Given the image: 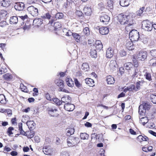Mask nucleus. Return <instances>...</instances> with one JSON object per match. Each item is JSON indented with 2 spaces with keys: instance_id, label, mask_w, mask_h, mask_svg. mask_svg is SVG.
<instances>
[{
  "instance_id": "obj_1",
  "label": "nucleus",
  "mask_w": 156,
  "mask_h": 156,
  "mask_svg": "<svg viewBox=\"0 0 156 156\" xmlns=\"http://www.w3.org/2000/svg\"><path fill=\"white\" fill-rule=\"evenodd\" d=\"M133 15V13H129L127 15L120 14L118 16L119 21L121 24L125 25L129 23L128 26L126 27V30L129 29V26L132 25L133 23L132 17Z\"/></svg>"
},
{
  "instance_id": "obj_2",
  "label": "nucleus",
  "mask_w": 156,
  "mask_h": 156,
  "mask_svg": "<svg viewBox=\"0 0 156 156\" xmlns=\"http://www.w3.org/2000/svg\"><path fill=\"white\" fill-rule=\"evenodd\" d=\"M79 142L78 137L70 136L67 139V143L69 147H72L75 145Z\"/></svg>"
},
{
  "instance_id": "obj_3",
  "label": "nucleus",
  "mask_w": 156,
  "mask_h": 156,
  "mask_svg": "<svg viewBox=\"0 0 156 156\" xmlns=\"http://www.w3.org/2000/svg\"><path fill=\"white\" fill-rule=\"evenodd\" d=\"M130 39L133 41H137L139 38V32L135 30H132L130 32L129 34Z\"/></svg>"
},
{
  "instance_id": "obj_4",
  "label": "nucleus",
  "mask_w": 156,
  "mask_h": 156,
  "mask_svg": "<svg viewBox=\"0 0 156 156\" xmlns=\"http://www.w3.org/2000/svg\"><path fill=\"white\" fill-rule=\"evenodd\" d=\"M142 28L145 30L151 31L152 29V24L147 20H145L142 22Z\"/></svg>"
},
{
  "instance_id": "obj_5",
  "label": "nucleus",
  "mask_w": 156,
  "mask_h": 156,
  "mask_svg": "<svg viewBox=\"0 0 156 156\" xmlns=\"http://www.w3.org/2000/svg\"><path fill=\"white\" fill-rule=\"evenodd\" d=\"M110 20V17L105 13H101L100 16V21L104 24H107Z\"/></svg>"
},
{
  "instance_id": "obj_6",
  "label": "nucleus",
  "mask_w": 156,
  "mask_h": 156,
  "mask_svg": "<svg viewBox=\"0 0 156 156\" xmlns=\"http://www.w3.org/2000/svg\"><path fill=\"white\" fill-rule=\"evenodd\" d=\"M27 10L29 13L33 16H36L38 15V9L33 6L29 7Z\"/></svg>"
},
{
  "instance_id": "obj_7",
  "label": "nucleus",
  "mask_w": 156,
  "mask_h": 156,
  "mask_svg": "<svg viewBox=\"0 0 156 156\" xmlns=\"http://www.w3.org/2000/svg\"><path fill=\"white\" fill-rule=\"evenodd\" d=\"M147 53L145 51H140L137 55L136 57L139 60L144 61L147 58Z\"/></svg>"
},
{
  "instance_id": "obj_8",
  "label": "nucleus",
  "mask_w": 156,
  "mask_h": 156,
  "mask_svg": "<svg viewBox=\"0 0 156 156\" xmlns=\"http://www.w3.org/2000/svg\"><path fill=\"white\" fill-rule=\"evenodd\" d=\"M117 68V63L115 60H111L108 64V69L111 71L116 70Z\"/></svg>"
},
{
  "instance_id": "obj_9",
  "label": "nucleus",
  "mask_w": 156,
  "mask_h": 156,
  "mask_svg": "<svg viewBox=\"0 0 156 156\" xmlns=\"http://www.w3.org/2000/svg\"><path fill=\"white\" fill-rule=\"evenodd\" d=\"M48 113L51 116L54 117H57L59 115L58 109L55 108L49 109L48 110Z\"/></svg>"
},
{
  "instance_id": "obj_10",
  "label": "nucleus",
  "mask_w": 156,
  "mask_h": 156,
  "mask_svg": "<svg viewBox=\"0 0 156 156\" xmlns=\"http://www.w3.org/2000/svg\"><path fill=\"white\" fill-rule=\"evenodd\" d=\"M130 39L127 40L126 42L125 46L126 48L129 50H132L134 49V46Z\"/></svg>"
},
{
  "instance_id": "obj_11",
  "label": "nucleus",
  "mask_w": 156,
  "mask_h": 156,
  "mask_svg": "<svg viewBox=\"0 0 156 156\" xmlns=\"http://www.w3.org/2000/svg\"><path fill=\"white\" fill-rule=\"evenodd\" d=\"M94 48H95V49H96L97 51H100L102 48V45L101 42L100 41H96L95 42V44H93L92 46Z\"/></svg>"
},
{
  "instance_id": "obj_12",
  "label": "nucleus",
  "mask_w": 156,
  "mask_h": 156,
  "mask_svg": "<svg viewBox=\"0 0 156 156\" xmlns=\"http://www.w3.org/2000/svg\"><path fill=\"white\" fill-rule=\"evenodd\" d=\"M83 12L84 14L86 15H90L92 12L91 6L89 5L85 6L83 8Z\"/></svg>"
},
{
  "instance_id": "obj_13",
  "label": "nucleus",
  "mask_w": 156,
  "mask_h": 156,
  "mask_svg": "<svg viewBox=\"0 0 156 156\" xmlns=\"http://www.w3.org/2000/svg\"><path fill=\"white\" fill-rule=\"evenodd\" d=\"M24 4L23 3L19 2L16 3L14 8L16 10L21 11L24 9Z\"/></svg>"
},
{
  "instance_id": "obj_14",
  "label": "nucleus",
  "mask_w": 156,
  "mask_h": 156,
  "mask_svg": "<svg viewBox=\"0 0 156 156\" xmlns=\"http://www.w3.org/2000/svg\"><path fill=\"white\" fill-rule=\"evenodd\" d=\"M43 151L45 154L51 155L53 154L52 149L49 147H45L43 149Z\"/></svg>"
},
{
  "instance_id": "obj_15",
  "label": "nucleus",
  "mask_w": 156,
  "mask_h": 156,
  "mask_svg": "<svg viewBox=\"0 0 156 156\" xmlns=\"http://www.w3.org/2000/svg\"><path fill=\"white\" fill-rule=\"evenodd\" d=\"M124 67L128 71L130 70H133L134 69L133 65L130 62H127L124 64Z\"/></svg>"
},
{
  "instance_id": "obj_16",
  "label": "nucleus",
  "mask_w": 156,
  "mask_h": 156,
  "mask_svg": "<svg viewBox=\"0 0 156 156\" xmlns=\"http://www.w3.org/2000/svg\"><path fill=\"white\" fill-rule=\"evenodd\" d=\"M75 106L73 104L67 103L64 105V108L68 111H72L74 109Z\"/></svg>"
},
{
  "instance_id": "obj_17",
  "label": "nucleus",
  "mask_w": 156,
  "mask_h": 156,
  "mask_svg": "<svg viewBox=\"0 0 156 156\" xmlns=\"http://www.w3.org/2000/svg\"><path fill=\"white\" fill-rule=\"evenodd\" d=\"M113 55V51L111 48L107 49L106 52V57L107 58H112Z\"/></svg>"
},
{
  "instance_id": "obj_18",
  "label": "nucleus",
  "mask_w": 156,
  "mask_h": 156,
  "mask_svg": "<svg viewBox=\"0 0 156 156\" xmlns=\"http://www.w3.org/2000/svg\"><path fill=\"white\" fill-rule=\"evenodd\" d=\"M100 33L102 35H105L108 34L109 30L107 27H102L99 28Z\"/></svg>"
},
{
  "instance_id": "obj_19",
  "label": "nucleus",
  "mask_w": 156,
  "mask_h": 156,
  "mask_svg": "<svg viewBox=\"0 0 156 156\" xmlns=\"http://www.w3.org/2000/svg\"><path fill=\"white\" fill-rule=\"evenodd\" d=\"M71 98L68 95L65 96L61 98L62 102L67 103H69V102L71 101Z\"/></svg>"
},
{
  "instance_id": "obj_20",
  "label": "nucleus",
  "mask_w": 156,
  "mask_h": 156,
  "mask_svg": "<svg viewBox=\"0 0 156 156\" xmlns=\"http://www.w3.org/2000/svg\"><path fill=\"white\" fill-rule=\"evenodd\" d=\"M129 0H120V5L123 7H126L128 6L129 3Z\"/></svg>"
},
{
  "instance_id": "obj_21",
  "label": "nucleus",
  "mask_w": 156,
  "mask_h": 156,
  "mask_svg": "<svg viewBox=\"0 0 156 156\" xmlns=\"http://www.w3.org/2000/svg\"><path fill=\"white\" fill-rule=\"evenodd\" d=\"M106 80L108 84H112L115 82L114 78L110 75L107 76Z\"/></svg>"
},
{
  "instance_id": "obj_22",
  "label": "nucleus",
  "mask_w": 156,
  "mask_h": 156,
  "mask_svg": "<svg viewBox=\"0 0 156 156\" xmlns=\"http://www.w3.org/2000/svg\"><path fill=\"white\" fill-rule=\"evenodd\" d=\"M86 83L90 86H93L94 85V81L91 78H86L85 80Z\"/></svg>"
},
{
  "instance_id": "obj_23",
  "label": "nucleus",
  "mask_w": 156,
  "mask_h": 156,
  "mask_svg": "<svg viewBox=\"0 0 156 156\" xmlns=\"http://www.w3.org/2000/svg\"><path fill=\"white\" fill-rule=\"evenodd\" d=\"M55 83L57 86L59 87L60 88H62L64 86L63 81L62 80L57 79L55 80Z\"/></svg>"
},
{
  "instance_id": "obj_24",
  "label": "nucleus",
  "mask_w": 156,
  "mask_h": 156,
  "mask_svg": "<svg viewBox=\"0 0 156 156\" xmlns=\"http://www.w3.org/2000/svg\"><path fill=\"white\" fill-rule=\"evenodd\" d=\"M142 105H140L139 108V113L140 115H143L146 112V109L143 108Z\"/></svg>"
},
{
  "instance_id": "obj_25",
  "label": "nucleus",
  "mask_w": 156,
  "mask_h": 156,
  "mask_svg": "<svg viewBox=\"0 0 156 156\" xmlns=\"http://www.w3.org/2000/svg\"><path fill=\"white\" fill-rule=\"evenodd\" d=\"M18 22V18L16 16H12L10 19V22L11 24H16Z\"/></svg>"
},
{
  "instance_id": "obj_26",
  "label": "nucleus",
  "mask_w": 156,
  "mask_h": 156,
  "mask_svg": "<svg viewBox=\"0 0 156 156\" xmlns=\"http://www.w3.org/2000/svg\"><path fill=\"white\" fill-rule=\"evenodd\" d=\"M8 100H7L4 95L3 94H0V102L2 104H5Z\"/></svg>"
},
{
  "instance_id": "obj_27",
  "label": "nucleus",
  "mask_w": 156,
  "mask_h": 156,
  "mask_svg": "<svg viewBox=\"0 0 156 156\" xmlns=\"http://www.w3.org/2000/svg\"><path fill=\"white\" fill-rule=\"evenodd\" d=\"M10 2L9 0H3L1 2V5L3 7H8L9 5Z\"/></svg>"
},
{
  "instance_id": "obj_28",
  "label": "nucleus",
  "mask_w": 156,
  "mask_h": 156,
  "mask_svg": "<svg viewBox=\"0 0 156 156\" xmlns=\"http://www.w3.org/2000/svg\"><path fill=\"white\" fill-rule=\"evenodd\" d=\"M137 139L140 142L142 141H147L148 138L146 136H143L141 135H139L137 137Z\"/></svg>"
},
{
  "instance_id": "obj_29",
  "label": "nucleus",
  "mask_w": 156,
  "mask_h": 156,
  "mask_svg": "<svg viewBox=\"0 0 156 156\" xmlns=\"http://www.w3.org/2000/svg\"><path fill=\"white\" fill-rule=\"evenodd\" d=\"M66 84L69 86L72 87L74 86L73 82L71 78H66Z\"/></svg>"
},
{
  "instance_id": "obj_30",
  "label": "nucleus",
  "mask_w": 156,
  "mask_h": 156,
  "mask_svg": "<svg viewBox=\"0 0 156 156\" xmlns=\"http://www.w3.org/2000/svg\"><path fill=\"white\" fill-rule=\"evenodd\" d=\"M90 55L93 58H96L97 57V51L95 48L91 47L90 51Z\"/></svg>"
},
{
  "instance_id": "obj_31",
  "label": "nucleus",
  "mask_w": 156,
  "mask_h": 156,
  "mask_svg": "<svg viewBox=\"0 0 156 156\" xmlns=\"http://www.w3.org/2000/svg\"><path fill=\"white\" fill-rule=\"evenodd\" d=\"M26 124L29 129H33L34 127L35 124L33 121H27Z\"/></svg>"
},
{
  "instance_id": "obj_32",
  "label": "nucleus",
  "mask_w": 156,
  "mask_h": 156,
  "mask_svg": "<svg viewBox=\"0 0 156 156\" xmlns=\"http://www.w3.org/2000/svg\"><path fill=\"white\" fill-rule=\"evenodd\" d=\"M19 130L20 133L21 134L24 136H27L26 133L23 130L22 128V123H20L18 124Z\"/></svg>"
},
{
  "instance_id": "obj_33",
  "label": "nucleus",
  "mask_w": 156,
  "mask_h": 156,
  "mask_svg": "<svg viewBox=\"0 0 156 156\" xmlns=\"http://www.w3.org/2000/svg\"><path fill=\"white\" fill-rule=\"evenodd\" d=\"M82 33L84 34L85 36H87L90 34V31L89 28L88 27H85L83 30Z\"/></svg>"
},
{
  "instance_id": "obj_34",
  "label": "nucleus",
  "mask_w": 156,
  "mask_h": 156,
  "mask_svg": "<svg viewBox=\"0 0 156 156\" xmlns=\"http://www.w3.org/2000/svg\"><path fill=\"white\" fill-rule=\"evenodd\" d=\"M148 122V119L147 117H144L140 118V122L144 125Z\"/></svg>"
},
{
  "instance_id": "obj_35",
  "label": "nucleus",
  "mask_w": 156,
  "mask_h": 156,
  "mask_svg": "<svg viewBox=\"0 0 156 156\" xmlns=\"http://www.w3.org/2000/svg\"><path fill=\"white\" fill-rule=\"evenodd\" d=\"M73 36L76 42H80V36L79 34L74 33L73 34Z\"/></svg>"
},
{
  "instance_id": "obj_36",
  "label": "nucleus",
  "mask_w": 156,
  "mask_h": 156,
  "mask_svg": "<svg viewBox=\"0 0 156 156\" xmlns=\"http://www.w3.org/2000/svg\"><path fill=\"white\" fill-rule=\"evenodd\" d=\"M74 132V128H70L67 129L66 135L67 136H70L73 134Z\"/></svg>"
},
{
  "instance_id": "obj_37",
  "label": "nucleus",
  "mask_w": 156,
  "mask_h": 156,
  "mask_svg": "<svg viewBox=\"0 0 156 156\" xmlns=\"http://www.w3.org/2000/svg\"><path fill=\"white\" fill-rule=\"evenodd\" d=\"M4 78L7 80H9L12 79V76L9 73H6L3 76Z\"/></svg>"
},
{
  "instance_id": "obj_38",
  "label": "nucleus",
  "mask_w": 156,
  "mask_h": 156,
  "mask_svg": "<svg viewBox=\"0 0 156 156\" xmlns=\"http://www.w3.org/2000/svg\"><path fill=\"white\" fill-rule=\"evenodd\" d=\"M81 68L82 69L86 71H88L89 69V65L87 63H84L83 64Z\"/></svg>"
},
{
  "instance_id": "obj_39",
  "label": "nucleus",
  "mask_w": 156,
  "mask_h": 156,
  "mask_svg": "<svg viewBox=\"0 0 156 156\" xmlns=\"http://www.w3.org/2000/svg\"><path fill=\"white\" fill-rule=\"evenodd\" d=\"M34 23H35L37 26H39L42 23V20L41 18L35 19L34 20Z\"/></svg>"
},
{
  "instance_id": "obj_40",
  "label": "nucleus",
  "mask_w": 156,
  "mask_h": 156,
  "mask_svg": "<svg viewBox=\"0 0 156 156\" xmlns=\"http://www.w3.org/2000/svg\"><path fill=\"white\" fill-rule=\"evenodd\" d=\"M80 137L83 140L88 139L89 135L86 133H82L80 134Z\"/></svg>"
},
{
  "instance_id": "obj_41",
  "label": "nucleus",
  "mask_w": 156,
  "mask_h": 156,
  "mask_svg": "<svg viewBox=\"0 0 156 156\" xmlns=\"http://www.w3.org/2000/svg\"><path fill=\"white\" fill-rule=\"evenodd\" d=\"M51 101H52L54 103L58 105H59L62 104L61 101H60L57 98H53Z\"/></svg>"
},
{
  "instance_id": "obj_42",
  "label": "nucleus",
  "mask_w": 156,
  "mask_h": 156,
  "mask_svg": "<svg viewBox=\"0 0 156 156\" xmlns=\"http://www.w3.org/2000/svg\"><path fill=\"white\" fill-rule=\"evenodd\" d=\"M51 17V15L48 12L46 13L45 14L41 16V17L42 19H47L49 20Z\"/></svg>"
},
{
  "instance_id": "obj_43",
  "label": "nucleus",
  "mask_w": 156,
  "mask_h": 156,
  "mask_svg": "<svg viewBox=\"0 0 156 156\" xmlns=\"http://www.w3.org/2000/svg\"><path fill=\"white\" fill-rule=\"evenodd\" d=\"M7 70V69L6 67V66L4 65L2 66L0 70V73L1 74L6 73Z\"/></svg>"
},
{
  "instance_id": "obj_44",
  "label": "nucleus",
  "mask_w": 156,
  "mask_h": 156,
  "mask_svg": "<svg viewBox=\"0 0 156 156\" xmlns=\"http://www.w3.org/2000/svg\"><path fill=\"white\" fill-rule=\"evenodd\" d=\"M142 82L140 81H139L136 83V87H135V91H136L140 90V87L141 86Z\"/></svg>"
},
{
  "instance_id": "obj_45",
  "label": "nucleus",
  "mask_w": 156,
  "mask_h": 156,
  "mask_svg": "<svg viewBox=\"0 0 156 156\" xmlns=\"http://www.w3.org/2000/svg\"><path fill=\"white\" fill-rule=\"evenodd\" d=\"M153 147L152 146H150L147 147H143L142 149L144 151L147 152L148 151H152Z\"/></svg>"
},
{
  "instance_id": "obj_46",
  "label": "nucleus",
  "mask_w": 156,
  "mask_h": 156,
  "mask_svg": "<svg viewBox=\"0 0 156 156\" xmlns=\"http://www.w3.org/2000/svg\"><path fill=\"white\" fill-rule=\"evenodd\" d=\"M72 3L71 2H68V0H67V2L64 3L63 7L65 8H68L71 7V5L72 4Z\"/></svg>"
},
{
  "instance_id": "obj_47",
  "label": "nucleus",
  "mask_w": 156,
  "mask_h": 156,
  "mask_svg": "<svg viewBox=\"0 0 156 156\" xmlns=\"http://www.w3.org/2000/svg\"><path fill=\"white\" fill-rule=\"evenodd\" d=\"M150 98L151 101L154 104H156V95L151 94L150 96Z\"/></svg>"
},
{
  "instance_id": "obj_48",
  "label": "nucleus",
  "mask_w": 156,
  "mask_h": 156,
  "mask_svg": "<svg viewBox=\"0 0 156 156\" xmlns=\"http://www.w3.org/2000/svg\"><path fill=\"white\" fill-rule=\"evenodd\" d=\"M144 76L147 80L149 81L151 80V75L150 73L147 72L145 74Z\"/></svg>"
},
{
  "instance_id": "obj_49",
  "label": "nucleus",
  "mask_w": 156,
  "mask_h": 156,
  "mask_svg": "<svg viewBox=\"0 0 156 156\" xmlns=\"http://www.w3.org/2000/svg\"><path fill=\"white\" fill-rule=\"evenodd\" d=\"M20 88L24 92H28V90L26 87L23 83H21L20 84Z\"/></svg>"
},
{
  "instance_id": "obj_50",
  "label": "nucleus",
  "mask_w": 156,
  "mask_h": 156,
  "mask_svg": "<svg viewBox=\"0 0 156 156\" xmlns=\"http://www.w3.org/2000/svg\"><path fill=\"white\" fill-rule=\"evenodd\" d=\"M149 64L150 65L153 66H156V60L155 59H152L149 61Z\"/></svg>"
},
{
  "instance_id": "obj_51",
  "label": "nucleus",
  "mask_w": 156,
  "mask_h": 156,
  "mask_svg": "<svg viewBox=\"0 0 156 156\" xmlns=\"http://www.w3.org/2000/svg\"><path fill=\"white\" fill-rule=\"evenodd\" d=\"M63 15L62 13H58L55 16V17L58 19H61L63 18Z\"/></svg>"
},
{
  "instance_id": "obj_52",
  "label": "nucleus",
  "mask_w": 156,
  "mask_h": 156,
  "mask_svg": "<svg viewBox=\"0 0 156 156\" xmlns=\"http://www.w3.org/2000/svg\"><path fill=\"white\" fill-rule=\"evenodd\" d=\"M13 130L14 128L12 127H10L8 128L7 133L8 134L9 136H10L11 135L13 134L12 131Z\"/></svg>"
},
{
  "instance_id": "obj_53",
  "label": "nucleus",
  "mask_w": 156,
  "mask_h": 156,
  "mask_svg": "<svg viewBox=\"0 0 156 156\" xmlns=\"http://www.w3.org/2000/svg\"><path fill=\"white\" fill-rule=\"evenodd\" d=\"M145 8L144 7H142L137 12V14L138 16H140L143 13V10H144Z\"/></svg>"
},
{
  "instance_id": "obj_54",
  "label": "nucleus",
  "mask_w": 156,
  "mask_h": 156,
  "mask_svg": "<svg viewBox=\"0 0 156 156\" xmlns=\"http://www.w3.org/2000/svg\"><path fill=\"white\" fill-rule=\"evenodd\" d=\"M128 91H135V87L133 84L130 85L128 87Z\"/></svg>"
},
{
  "instance_id": "obj_55",
  "label": "nucleus",
  "mask_w": 156,
  "mask_h": 156,
  "mask_svg": "<svg viewBox=\"0 0 156 156\" xmlns=\"http://www.w3.org/2000/svg\"><path fill=\"white\" fill-rule=\"evenodd\" d=\"M107 3L108 5V7H109L110 8L111 12H112L111 9H112L113 7L112 2V1L111 0H108V1L107 2Z\"/></svg>"
},
{
  "instance_id": "obj_56",
  "label": "nucleus",
  "mask_w": 156,
  "mask_h": 156,
  "mask_svg": "<svg viewBox=\"0 0 156 156\" xmlns=\"http://www.w3.org/2000/svg\"><path fill=\"white\" fill-rule=\"evenodd\" d=\"M54 27L55 29L60 28L61 27V24L59 22H57L55 23Z\"/></svg>"
},
{
  "instance_id": "obj_57",
  "label": "nucleus",
  "mask_w": 156,
  "mask_h": 156,
  "mask_svg": "<svg viewBox=\"0 0 156 156\" xmlns=\"http://www.w3.org/2000/svg\"><path fill=\"white\" fill-rule=\"evenodd\" d=\"M119 53L120 56L121 57L125 56L126 55V52L124 50L120 51L119 52Z\"/></svg>"
},
{
  "instance_id": "obj_58",
  "label": "nucleus",
  "mask_w": 156,
  "mask_h": 156,
  "mask_svg": "<svg viewBox=\"0 0 156 156\" xmlns=\"http://www.w3.org/2000/svg\"><path fill=\"white\" fill-rule=\"evenodd\" d=\"M151 55L154 57H156V49L152 50L150 51Z\"/></svg>"
},
{
  "instance_id": "obj_59",
  "label": "nucleus",
  "mask_w": 156,
  "mask_h": 156,
  "mask_svg": "<svg viewBox=\"0 0 156 156\" xmlns=\"http://www.w3.org/2000/svg\"><path fill=\"white\" fill-rule=\"evenodd\" d=\"M75 83L76 86L77 87H80L81 86L80 84L79 83V81L77 79H74Z\"/></svg>"
},
{
  "instance_id": "obj_60",
  "label": "nucleus",
  "mask_w": 156,
  "mask_h": 156,
  "mask_svg": "<svg viewBox=\"0 0 156 156\" xmlns=\"http://www.w3.org/2000/svg\"><path fill=\"white\" fill-rule=\"evenodd\" d=\"M26 134L27 135L26 136H27V137L28 138H32L34 135V132H31L30 133V134L28 135H27L26 133Z\"/></svg>"
},
{
  "instance_id": "obj_61",
  "label": "nucleus",
  "mask_w": 156,
  "mask_h": 156,
  "mask_svg": "<svg viewBox=\"0 0 156 156\" xmlns=\"http://www.w3.org/2000/svg\"><path fill=\"white\" fill-rule=\"evenodd\" d=\"M76 14L78 16H82L83 13L82 12L80 11L77 10L76 12Z\"/></svg>"
},
{
  "instance_id": "obj_62",
  "label": "nucleus",
  "mask_w": 156,
  "mask_h": 156,
  "mask_svg": "<svg viewBox=\"0 0 156 156\" xmlns=\"http://www.w3.org/2000/svg\"><path fill=\"white\" fill-rule=\"evenodd\" d=\"M0 13L3 16H5L7 14V12L5 10H2L1 11Z\"/></svg>"
},
{
  "instance_id": "obj_63",
  "label": "nucleus",
  "mask_w": 156,
  "mask_h": 156,
  "mask_svg": "<svg viewBox=\"0 0 156 156\" xmlns=\"http://www.w3.org/2000/svg\"><path fill=\"white\" fill-rule=\"evenodd\" d=\"M144 106L143 108L146 110V109H148L150 108V105H148L147 103H145L144 104L142 105Z\"/></svg>"
},
{
  "instance_id": "obj_64",
  "label": "nucleus",
  "mask_w": 156,
  "mask_h": 156,
  "mask_svg": "<svg viewBox=\"0 0 156 156\" xmlns=\"http://www.w3.org/2000/svg\"><path fill=\"white\" fill-rule=\"evenodd\" d=\"M45 97H46V98L47 100H49L50 101H51L52 99L51 97L49 94L48 93H47L46 94Z\"/></svg>"
}]
</instances>
